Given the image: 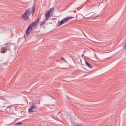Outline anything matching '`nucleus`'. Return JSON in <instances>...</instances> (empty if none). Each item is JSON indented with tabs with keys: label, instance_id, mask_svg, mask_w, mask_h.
<instances>
[{
	"label": "nucleus",
	"instance_id": "9",
	"mask_svg": "<svg viewBox=\"0 0 126 126\" xmlns=\"http://www.w3.org/2000/svg\"><path fill=\"white\" fill-rule=\"evenodd\" d=\"M44 24H46V19L41 23L40 26H43V25H44Z\"/></svg>",
	"mask_w": 126,
	"mask_h": 126
},
{
	"label": "nucleus",
	"instance_id": "10",
	"mask_svg": "<svg viewBox=\"0 0 126 126\" xmlns=\"http://www.w3.org/2000/svg\"><path fill=\"white\" fill-rule=\"evenodd\" d=\"M61 60V61H63V62H64L65 63H67L66 61H65V59H64V58H63V57H62Z\"/></svg>",
	"mask_w": 126,
	"mask_h": 126
},
{
	"label": "nucleus",
	"instance_id": "6",
	"mask_svg": "<svg viewBox=\"0 0 126 126\" xmlns=\"http://www.w3.org/2000/svg\"><path fill=\"white\" fill-rule=\"evenodd\" d=\"M53 9H54V8L47 10V12L45 13V20H48V19L50 18V17L51 16H50V14L52 13V12H54V11H52Z\"/></svg>",
	"mask_w": 126,
	"mask_h": 126
},
{
	"label": "nucleus",
	"instance_id": "7",
	"mask_svg": "<svg viewBox=\"0 0 126 126\" xmlns=\"http://www.w3.org/2000/svg\"><path fill=\"white\" fill-rule=\"evenodd\" d=\"M95 14V13H90L84 17V19H89L90 18H92V16H93Z\"/></svg>",
	"mask_w": 126,
	"mask_h": 126
},
{
	"label": "nucleus",
	"instance_id": "12",
	"mask_svg": "<svg viewBox=\"0 0 126 126\" xmlns=\"http://www.w3.org/2000/svg\"><path fill=\"white\" fill-rule=\"evenodd\" d=\"M15 125H18V126H20V125H22V123H21L20 122H18V123L15 124Z\"/></svg>",
	"mask_w": 126,
	"mask_h": 126
},
{
	"label": "nucleus",
	"instance_id": "8",
	"mask_svg": "<svg viewBox=\"0 0 126 126\" xmlns=\"http://www.w3.org/2000/svg\"><path fill=\"white\" fill-rule=\"evenodd\" d=\"M86 64L87 66L89 67V68H93V67L92 66V65H91V64H90V63H88V62H86Z\"/></svg>",
	"mask_w": 126,
	"mask_h": 126
},
{
	"label": "nucleus",
	"instance_id": "4",
	"mask_svg": "<svg viewBox=\"0 0 126 126\" xmlns=\"http://www.w3.org/2000/svg\"><path fill=\"white\" fill-rule=\"evenodd\" d=\"M71 18H74V17H70L65 18L63 19V20H62L60 22L58 25V26H62L63 24H64V23H66V22H67V21H69V19H71Z\"/></svg>",
	"mask_w": 126,
	"mask_h": 126
},
{
	"label": "nucleus",
	"instance_id": "2",
	"mask_svg": "<svg viewBox=\"0 0 126 126\" xmlns=\"http://www.w3.org/2000/svg\"><path fill=\"white\" fill-rule=\"evenodd\" d=\"M34 11H35V5H33L32 7V8H29L28 9L26 12L23 14L22 16V18L25 20H27L29 18V16L31 15V13H34Z\"/></svg>",
	"mask_w": 126,
	"mask_h": 126
},
{
	"label": "nucleus",
	"instance_id": "3",
	"mask_svg": "<svg viewBox=\"0 0 126 126\" xmlns=\"http://www.w3.org/2000/svg\"><path fill=\"white\" fill-rule=\"evenodd\" d=\"M10 49V45L9 44H4L1 49V53L3 54L9 51Z\"/></svg>",
	"mask_w": 126,
	"mask_h": 126
},
{
	"label": "nucleus",
	"instance_id": "1",
	"mask_svg": "<svg viewBox=\"0 0 126 126\" xmlns=\"http://www.w3.org/2000/svg\"><path fill=\"white\" fill-rule=\"evenodd\" d=\"M40 18H41V16H38L37 19H36L35 21L29 26L26 32V35H29V34H30V32L32 31L33 28H35V27H36V25H37V24H38V23H39L40 22Z\"/></svg>",
	"mask_w": 126,
	"mask_h": 126
},
{
	"label": "nucleus",
	"instance_id": "13",
	"mask_svg": "<svg viewBox=\"0 0 126 126\" xmlns=\"http://www.w3.org/2000/svg\"><path fill=\"white\" fill-rule=\"evenodd\" d=\"M75 12H76V11H75Z\"/></svg>",
	"mask_w": 126,
	"mask_h": 126
},
{
	"label": "nucleus",
	"instance_id": "11",
	"mask_svg": "<svg viewBox=\"0 0 126 126\" xmlns=\"http://www.w3.org/2000/svg\"><path fill=\"white\" fill-rule=\"evenodd\" d=\"M13 106H15V105L14 104H12L11 105L8 106L7 107V109H8V108H11V107H13Z\"/></svg>",
	"mask_w": 126,
	"mask_h": 126
},
{
	"label": "nucleus",
	"instance_id": "5",
	"mask_svg": "<svg viewBox=\"0 0 126 126\" xmlns=\"http://www.w3.org/2000/svg\"><path fill=\"white\" fill-rule=\"evenodd\" d=\"M36 108H37V105H36V103H32V105L29 109V111L30 114H32V113L35 112V110Z\"/></svg>",
	"mask_w": 126,
	"mask_h": 126
}]
</instances>
